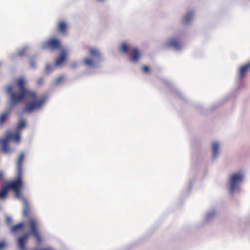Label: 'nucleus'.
<instances>
[{
  "instance_id": "nucleus-22",
  "label": "nucleus",
  "mask_w": 250,
  "mask_h": 250,
  "mask_svg": "<svg viewBox=\"0 0 250 250\" xmlns=\"http://www.w3.org/2000/svg\"><path fill=\"white\" fill-rule=\"evenodd\" d=\"M121 50L123 53H126L128 50V47L126 43H124L121 46Z\"/></svg>"
},
{
  "instance_id": "nucleus-31",
  "label": "nucleus",
  "mask_w": 250,
  "mask_h": 250,
  "mask_svg": "<svg viewBox=\"0 0 250 250\" xmlns=\"http://www.w3.org/2000/svg\"><path fill=\"white\" fill-rule=\"evenodd\" d=\"M3 177V173L2 172L0 171V180H1L2 179Z\"/></svg>"
},
{
  "instance_id": "nucleus-24",
  "label": "nucleus",
  "mask_w": 250,
  "mask_h": 250,
  "mask_svg": "<svg viewBox=\"0 0 250 250\" xmlns=\"http://www.w3.org/2000/svg\"><path fill=\"white\" fill-rule=\"evenodd\" d=\"M142 69L145 72H148L149 70V68L148 66L145 65L143 67Z\"/></svg>"
},
{
  "instance_id": "nucleus-29",
  "label": "nucleus",
  "mask_w": 250,
  "mask_h": 250,
  "mask_svg": "<svg viewBox=\"0 0 250 250\" xmlns=\"http://www.w3.org/2000/svg\"><path fill=\"white\" fill-rule=\"evenodd\" d=\"M5 246V243L3 242H0V250L3 248Z\"/></svg>"
},
{
  "instance_id": "nucleus-9",
  "label": "nucleus",
  "mask_w": 250,
  "mask_h": 250,
  "mask_svg": "<svg viewBox=\"0 0 250 250\" xmlns=\"http://www.w3.org/2000/svg\"><path fill=\"white\" fill-rule=\"evenodd\" d=\"M67 55V51L65 49H62L61 51V54L55 61V65L56 66H61L64 62Z\"/></svg>"
},
{
  "instance_id": "nucleus-1",
  "label": "nucleus",
  "mask_w": 250,
  "mask_h": 250,
  "mask_svg": "<svg viewBox=\"0 0 250 250\" xmlns=\"http://www.w3.org/2000/svg\"><path fill=\"white\" fill-rule=\"evenodd\" d=\"M26 81L23 78L17 80V85H9L6 89V92L9 94V104L16 105L21 102L24 98L31 99L32 102L27 104L23 109V112H32L40 108L45 102V97L38 98L36 92L30 91L25 88Z\"/></svg>"
},
{
  "instance_id": "nucleus-28",
  "label": "nucleus",
  "mask_w": 250,
  "mask_h": 250,
  "mask_svg": "<svg viewBox=\"0 0 250 250\" xmlns=\"http://www.w3.org/2000/svg\"><path fill=\"white\" fill-rule=\"evenodd\" d=\"M51 69V66L49 65H47L46 66L45 68V71L48 72L50 71V70Z\"/></svg>"
},
{
  "instance_id": "nucleus-18",
  "label": "nucleus",
  "mask_w": 250,
  "mask_h": 250,
  "mask_svg": "<svg viewBox=\"0 0 250 250\" xmlns=\"http://www.w3.org/2000/svg\"><path fill=\"white\" fill-rule=\"evenodd\" d=\"M24 223L22 222L20 223L17 225H14L11 228V231L12 233H16L18 230L22 229L24 227Z\"/></svg>"
},
{
  "instance_id": "nucleus-20",
  "label": "nucleus",
  "mask_w": 250,
  "mask_h": 250,
  "mask_svg": "<svg viewBox=\"0 0 250 250\" xmlns=\"http://www.w3.org/2000/svg\"><path fill=\"white\" fill-rule=\"evenodd\" d=\"M83 62L84 64L87 66H94L96 65L95 62L89 58H85Z\"/></svg>"
},
{
  "instance_id": "nucleus-3",
  "label": "nucleus",
  "mask_w": 250,
  "mask_h": 250,
  "mask_svg": "<svg viewBox=\"0 0 250 250\" xmlns=\"http://www.w3.org/2000/svg\"><path fill=\"white\" fill-rule=\"evenodd\" d=\"M7 185L9 189H11L14 191L16 197L20 199L23 197L21 195V189L23 187L22 173H17L16 179L10 182Z\"/></svg>"
},
{
  "instance_id": "nucleus-2",
  "label": "nucleus",
  "mask_w": 250,
  "mask_h": 250,
  "mask_svg": "<svg viewBox=\"0 0 250 250\" xmlns=\"http://www.w3.org/2000/svg\"><path fill=\"white\" fill-rule=\"evenodd\" d=\"M25 121L23 119H21L19 122L17 127V132L15 134L11 132H8L5 138L0 139V144L1 145L2 151L4 153H8L11 151V149L10 148L8 143L10 140H12L17 143H19L20 142V130L23 128L25 126Z\"/></svg>"
},
{
  "instance_id": "nucleus-17",
  "label": "nucleus",
  "mask_w": 250,
  "mask_h": 250,
  "mask_svg": "<svg viewBox=\"0 0 250 250\" xmlns=\"http://www.w3.org/2000/svg\"><path fill=\"white\" fill-rule=\"evenodd\" d=\"M140 57V53L139 50L135 48L132 51L131 60L133 62H137Z\"/></svg>"
},
{
  "instance_id": "nucleus-19",
  "label": "nucleus",
  "mask_w": 250,
  "mask_h": 250,
  "mask_svg": "<svg viewBox=\"0 0 250 250\" xmlns=\"http://www.w3.org/2000/svg\"><path fill=\"white\" fill-rule=\"evenodd\" d=\"M8 189H9L6 185L0 190V198H3L6 196Z\"/></svg>"
},
{
  "instance_id": "nucleus-11",
  "label": "nucleus",
  "mask_w": 250,
  "mask_h": 250,
  "mask_svg": "<svg viewBox=\"0 0 250 250\" xmlns=\"http://www.w3.org/2000/svg\"><path fill=\"white\" fill-rule=\"evenodd\" d=\"M250 62L247 63L241 66L239 70L238 74V78L239 79H242L245 75L250 70Z\"/></svg>"
},
{
  "instance_id": "nucleus-16",
  "label": "nucleus",
  "mask_w": 250,
  "mask_h": 250,
  "mask_svg": "<svg viewBox=\"0 0 250 250\" xmlns=\"http://www.w3.org/2000/svg\"><path fill=\"white\" fill-rule=\"evenodd\" d=\"M89 54L90 56L93 57L94 58H96L100 59L101 57V54L99 51L96 49L91 48L89 49Z\"/></svg>"
},
{
  "instance_id": "nucleus-4",
  "label": "nucleus",
  "mask_w": 250,
  "mask_h": 250,
  "mask_svg": "<svg viewBox=\"0 0 250 250\" xmlns=\"http://www.w3.org/2000/svg\"><path fill=\"white\" fill-rule=\"evenodd\" d=\"M41 48L42 50H50L54 51L57 50L64 49L62 47L61 41L57 38H50L43 42L41 45Z\"/></svg>"
},
{
  "instance_id": "nucleus-8",
  "label": "nucleus",
  "mask_w": 250,
  "mask_h": 250,
  "mask_svg": "<svg viewBox=\"0 0 250 250\" xmlns=\"http://www.w3.org/2000/svg\"><path fill=\"white\" fill-rule=\"evenodd\" d=\"M167 48H173L175 49H179L181 48L182 44L181 41L176 38H172L167 41L165 43Z\"/></svg>"
},
{
  "instance_id": "nucleus-21",
  "label": "nucleus",
  "mask_w": 250,
  "mask_h": 250,
  "mask_svg": "<svg viewBox=\"0 0 250 250\" xmlns=\"http://www.w3.org/2000/svg\"><path fill=\"white\" fill-rule=\"evenodd\" d=\"M193 17V14L191 12L188 13V14H187L184 19V22L186 24L188 23L190 20L192 19Z\"/></svg>"
},
{
  "instance_id": "nucleus-6",
  "label": "nucleus",
  "mask_w": 250,
  "mask_h": 250,
  "mask_svg": "<svg viewBox=\"0 0 250 250\" xmlns=\"http://www.w3.org/2000/svg\"><path fill=\"white\" fill-rule=\"evenodd\" d=\"M28 225L31 233L35 237L38 242L41 241V237L38 231V223L37 220L34 217L29 218Z\"/></svg>"
},
{
  "instance_id": "nucleus-7",
  "label": "nucleus",
  "mask_w": 250,
  "mask_h": 250,
  "mask_svg": "<svg viewBox=\"0 0 250 250\" xmlns=\"http://www.w3.org/2000/svg\"><path fill=\"white\" fill-rule=\"evenodd\" d=\"M68 25L67 23L62 20L59 21L57 25L56 30L62 36H66L67 34Z\"/></svg>"
},
{
  "instance_id": "nucleus-12",
  "label": "nucleus",
  "mask_w": 250,
  "mask_h": 250,
  "mask_svg": "<svg viewBox=\"0 0 250 250\" xmlns=\"http://www.w3.org/2000/svg\"><path fill=\"white\" fill-rule=\"evenodd\" d=\"M21 199L22 200L23 205V216L24 217H29L31 213L29 203L24 197H22Z\"/></svg>"
},
{
  "instance_id": "nucleus-30",
  "label": "nucleus",
  "mask_w": 250,
  "mask_h": 250,
  "mask_svg": "<svg viewBox=\"0 0 250 250\" xmlns=\"http://www.w3.org/2000/svg\"><path fill=\"white\" fill-rule=\"evenodd\" d=\"M214 213H210L208 214V219H209L211 216H214Z\"/></svg>"
},
{
  "instance_id": "nucleus-5",
  "label": "nucleus",
  "mask_w": 250,
  "mask_h": 250,
  "mask_svg": "<svg viewBox=\"0 0 250 250\" xmlns=\"http://www.w3.org/2000/svg\"><path fill=\"white\" fill-rule=\"evenodd\" d=\"M243 175L242 173L238 172L231 175L229 180V191L233 193L238 188V184L242 181Z\"/></svg>"
},
{
  "instance_id": "nucleus-26",
  "label": "nucleus",
  "mask_w": 250,
  "mask_h": 250,
  "mask_svg": "<svg viewBox=\"0 0 250 250\" xmlns=\"http://www.w3.org/2000/svg\"><path fill=\"white\" fill-rule=\"evenodd\" d=\"M30 64L31 65V67H35V65L36 64V62L34 60H31L30 62Z\"/></svg>"
},
{
  "instance_id": "nucleus-15",
  "label": "nucleus",
  "mask_w": 250,
  "mask_h": 250,
  "mask_svg": "<svg viewBox=\"0 0 250 250\" xmlns=\"http://www.w3.org/2000/svg\"><path fill=\"white\" fill-rule=\"evenodd\" d=\"M219 145L217 142H214L212 145L213 157L215 158L219 154Z\"/></svg>"
},
{
  "instance_id": "nucleus-23",
  "label": "nucleus",
  "mask_w": 250,
  "mask_h": 250,
  "mask_svg": "<svg viewBox=\"0 0 250 250\" xmlns=\"http://www.w3.org/2000/svg\"><path fill=\"white\" fill-rule=\"evenodd\" d=\"M64 80V78L62 76H60L58 78H57L56 79V83H60L61 82H62V81H63Z\"/></svg>"
},
{
  "instance_id": "nucleus-27",
  "label": "nucleus",
  "mask_w": 250,
  "mask_h": 250,
  "mask_svg": "<svg viewBox=\"0 0 250 250\" xmlns=\"http://www.w3.org/2000/svg\"><path fill=\"white\" fill-rule=\"evenodd\" d=\"M6 221L7 224H10L12 222V219L10 217H8L6 218Z\"/></svg>"
},
{
  "instance_id": "nucleus-25",
  "label": "nucleus",
  "mask_w": 250,
  "mask_h": 250,
  "mask_svg": "<svg viewBox=\"0 0 250 250\" xmlns=\"http://www.w3.org/2000/svg\"><path fill=\"white\" fill-rule=\"evenodd\" d=\"M43 82H44V80H43V79L42 78H41V79H40L38 81V82H37V84H38V85H41L42 84H43Z\"/></svg>"
},
{
  "instance_id": "nucleus-10",
  "label": "nucleus",
  "mask_w": 250,
  "mask_h": 250,
  "mask_svg": "<svg viewBox=\"0 0 250 250\" xmlns=\"http://www.w3.org/2000/svg\"><path fill=\"white\" fill-rule=\"evenodd\" d=\"M29 233L26 232L24 234L19 237L18 239V243L19 247L21 250H24L25 249V244L28 239Z\"/></svg>"
},
{
  "instance_id": "nucleus-13",
  "label": "nucleus",
  "mask_w": 250,
  "mask_h": 250,
  "mask_svg": "<svg viewBox=\"0 0 250 250\" xmlns=\"http://www.w3.org/2000/svg\"><path fill=\"white\" fill-rule=\"evenodd\" d=\"M24 157V153H21L17 162V173H22V166Z\"/></svg>"
},
{
  "instance_id": "nucleus-14",
  "label": "nucleus",
  "mask_w": 250,
  "mask_h": 250,
  "mask_svg": "<svg viewBox=\"0 0 250 250\" xmlns=\"http://www.w3.org/2000/svg\"><path fill=\"white\" fill-rule=\"evenodd\" d=\"M10 111L9 110H7L0 115V127H1L10 115Z\"/></svg>"
}]
</instances>
